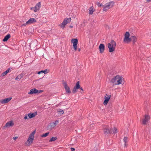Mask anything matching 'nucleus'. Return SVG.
Listing matches in <instances>:
<instances>
[{
    "label": "nucleus",
    "mask_w": 151,
    "mask_h": 151,
    "mask_svg": "<svg viewBox=\"0 0 151 151\" xmlns=\"http://www.w3.org/2000/svg\"><path fill=\"white\" fill-rule=\"evenodd\" d=\"M124 79L122 76L117 75L112 78L110 82L114 85L123 84L124 83Z\"/></svg>",
    "instance_id": "1"
},
{
    "label": "nucleus",
    "mask_w": 151,
    "mask_h": 151,
    "mask_svg": "<svg viewBox=\"0 0 151 151\" xmlns=\"http://www.w3.org/2000/svg\"><path fill=\"white\" fill-rule=\"evenodd\" d=\"M35 132V131H34L29 134L27 140L25 143L26 146H28L32 145L34 139V135Z\"/></svg>",
    "instance_id": "2"
},
{
    "label": "nucleus",
    "mask_w": 151,
    "mask_h": 151,
    "mask_svg": "<svg viewBox=\"0 0 151 151\" xmlns=\"http://www.w3.org/2000/svg\"><path fill=\"white\" fill-rule=\"evenodd\" d=\"M107 46L109 49V52H113L114 51L116 46V42L114 40H111L110 42L108 44Z\"/></svg>",
    "instance_id": "3"
},
{
    "label": "nucleus",
    "mask_w": 151,
    "mask_h": 151,
    "mask_svg": "<svg viewBox=\"0 0 151 151\" xmlns=\"http://www.w3.org/2000/svg\"><path fill=\"white\" fill-rule=\"evenodd\" d=\"M114 2L113 1H110L106 3L105 5L104 6L103 11L106 12L109 9L112 8L114 6Z\"/></svg>",
    "instance_id": "4"
},
{
    "label": "nucleus",
    "mask_w": 151,
    "mask_h": 151,
    "mask_svg": "<svg viewBox=\"0 0 151 151\" xmlns=\"http://www.w3.org/2000/svg\"><path fill=\"white\" fill-rule=\"evenodd\" d=\"M130 37V34L128 32H126L124 35V42L126 43H128L131 41V37Z\"/></svg>",
    "instance_id": "5"
},
{
    "label": "nucleus",
    "mask_w": 151,
    "mask_h": 151,
    "mask_svg": "<svg viewBox=\"0 0 151 151\" xmlns=\"http://www.w3.org/2000/svg\"><path fill=\"white\" fill-rule=\"evenodd\" d=\"M103 130L104 134H111L112 133V129L107 126H104L103 127Z\"/></svg>",
    "instance_id": "6"
},
{
    "label": "nucleus",
    "mask_w": 151,
    "mask_h": 151,
    "mask_svg": "<svg viewBox=\"0 0 151 151\" xmlns=\"http://www.w3.org/2000/svg\"><path fill=\"white\" fill-rule=\"evenodd\" d=\"M79 88H80L82 91H83V88L81 87V86L80 85L79 81H78L77 82L76 86H75L72 90V92L73 93H76L77 91V89Z\"/></svg>",
    "instance_id": "7"
},
{
    "label": "nucleus",
    "mask_w": 151,
    "mask_h": 151,
    "mask_svg": "<svg viewBox=\"0 0 151 151\" xmlns=\"http://www.w3.org/2000/svg\"><path fill=\"white\" fill-rule=\"evenodd\" d=\"M43 91L42 90H38L34 88L30 90L29 91L28 93V94L32 95L33 94H35L37 93H40Z\"/></svg>",
    "instance_id": "8"
},
{
    "label": "nucleus",
    "mask_w": 151,
    "mask_h": 151,
    "mask_svg": "<svg viewBox=\"0 0 151 151\" xmlns=\"http://www.w3.org/2000/svg\"><path fill=\"white\" fill-rule=\"evenodd\" d=\"M71 42L73 43V46L75 51L77 49V45L78 43V40L77 39H73L71 40Z\"/></svg>",
    "instance_id": "9"
},
{
    "label": "nucleus",
    "mask_w": 151,
    "mask_h": 151,
    "mask_svg": "<svg viewBox=\"0 0 151 151\" xmlns=\"http://www.w3.org/2000/svg\"><path fill=\"white\" fill-rule=\"evenodd\" d=\"M111 96L110 95L106 94L104 97L105 100L104 101L103 104L104 105H106L108 104L109 100Z\"/></svg>",
    "instance_id": "10"
},
{
    "label": "nucleus",
    "mask_w": 151,
    "mask_h": 151,
    "mask_svg": "<svg viewBox=\"0 0 151 151\" xmlns=\"http://www.w3.org/2000/svg\"><path fill=\"white\" fill-rule=\"evenodd\" d=\"M12 99V97H9L0 100V103L2 104H6L9 102Z\"/></svg>",
    "instance_id": "11"
},
{
    "label": "nucleus",
    "mask_w": 151,
    "mask_h": 151,
    "mask_svg": "<svg viewBox=\"0 0 151 151\" xmlns=\"http://www.w3.org/2000/svg\"><path fill=\"white\" fill-rule=\"evenodd\" d=\"M150 119V116L148 115H145V116L144 119L142 121V124L145 125L146 124Z\"/></svg>",
    "instance_id": "12"
},
{
    "label": "nucleus",
    "mask_w": 151,
    "mask_h": 151,
    "mask_svg": "<svg viewBox=\"0 0 151 151\" xmlns=\"http://www.w3.org/2000/svg\"><path fill=\"white\" fill-rule=\"evenodd\" d=\"M99 49L101 53H103L105 50V46L103 44H101L99 46Z\"/></svg>",
    "instance_id": "13"
},
{
    "label": "nucleus",
    "mask_w": 151,
    "mask_h": 151,
    "mask_svg": "<svg viewBox=\"0 0 151 151\" xmlns=\"http://www.w3.org/2000/svg\"><path fill=\"white\" fill-rule=\"evenodd\" d=\"M64 86L66 93L67 94L69 93H70V88L69 87H68L67 84L65 82L63 83Z\"/></svg>",
    "instance_id": "14"
},
{
    "label": "nucleus",
    "mask_w": 151,
    "mask_h": 151,
    "mask_svg": "<svg viewBox=\"0 0 151 151\" xmlns=\"http://www.w3.org/2000/svg\"><path fill=\"white\" fill-rule=\"evenodd\" d=\"M37 22L36 19L34 18H31L27 22V24H31L33 23Z\"/></svg>",
    "instance_id": "15"
},
{
    "label": "nucleus",
    "mask_w": 151,
    "mask_h": 151,
    "mask_svg": "<svg viewBox=\"0 0 151 151\" xmlns=\"http://www.w3.org/2000/svg\"><path fill=\"white\" fill-rule=\"evenodd\" d=\"M41 4L40 2L38 3L35 6L34 10V12H36L38 11L39 10V9L41 6Z\"/></svg>",
    "instance_id": "16"
},
{
    "label": "nucleus",
    "mask_w": 151,
    "mask_h": 151,
    "mask_svg": "<svg viewBox=\"0 0 151 151\" xmlns=\"http://www.w3.org/2000/svg\"><path fill=\"white\" fill-rule=\"evenodd\" d=\"M14 125V123L12 121H11L8 122L5 124V127H12Z\"/></svg>",
    "instance_id": "17"
},
{
    "label": "nucleus",
    "mask_w": 151,
    "mask_h": 151,
    "mask_svg": "<svg viewBox=\"0 0 151 151\" xmlns=\"http://www.w3.org/2000/svg\"><path fill=\"white\" fill-rule=\"evenodd\" d=\"M95 9L93 8V6H91L88 9V13L89 14L92 15L93 14V12L95 11Z\"/></svg>",
    "instance_id": "18"
},
{
    "label": "nucleus",
    "mask_w": 151,
    "mask_h": 151,
    "mask_svg": "<svg viewBox=\"0 0 151 151\" xmlns=\"http://www.w3.org/2000/svg\"><path fill=\"white\" fill-rule=\"evenodd\" d=\"M36 113H31L27 114V115L29 118L31 119L32 118L34 117L36 115Z\"/></svg>",
    "instance_id": "19"
},
{
    "label": "nucleus",
    "mask_w": 151,
    "mask_h": 151,
    "mask_svg": "<svg viewBox=\"0 0 151 151\" xmlns=\"http://www.w3.org/2000/svg\"><path fill=\"white\" fill-rule=\"evenodd\" d=\"M58 123V121H56L54 122H52L50 124V127L52 128H54L56 125Z\"/></svg>",
    "instance_id": "20"
},
{
    "label": "nucleus",
    "mask_w": 151,
    "mask_h": 151,
    "mask_svg": "<svg viewBox=\"0 0 151 151\" xmlns=\"http://www.w3.org/2000/svg\"><path fill=\"white\" fill-rule=\"evenodd\" d=\"M66 24V23L65 22V21L63 20V22L61 24H59V26H60L61 28L63 29L64 28Z\"/></svg>",
    "instance_id": "21"
},
{
    "label": "nucleus",
    "mask_w": 151,
    "mask_h": 151,
    "mask_svg": "<svg viewBox=\"0 0 151 151\" xmlns=\"http://www.w3.org/2000/svg\"><path fill=\"white\" fill-rule=\"evenodd\" d=\"M10 34H8L5 37L3 40V41L4 42L7 41L8 39L10 38Z\"/></svg>",
    "instance_id": "22"
},
{
    "label": "nucleus",
    "mask_w": 151,
    "mask_h": 151,
    "mask_svg": "<svg viewBox=\"0 0 151 151\" xmlns=\"http://www.w3.org/2000/svg\"><path fill=\"white\" fill-rule=\"evenodd\" d=\"M131 41L134 43H135L137 41L136 37L135 36H131Z\"/></svg>",
    "instance_id": "23"
},
{
    "label": "nucleus",
    "mask_w": 151,
    "mask_h": 151,
    "mask_svg": "<svg viewBox=\"0 0 151 151\" xmlns=\"http://www.w3.org/2000/svg\"><path fill=\"white\" fill-rule=\"evenodd\" d=\"M71 19L70 18H66L64 19V21H65V22L66 23V24L69 23L71 21Z\"/></svg>",
    "instance_id": "24"
},
{
    "label": "nucleus",
    "mask_w": 151,
    "mask_h": 151,
    "mask_svg": "<svg viewBox=\"0 0 151 151\" xmlns=\"http://www.w3.org/2000/svg\"><path fill=\"white\" fill-rule=\"evenodd\" d=\"M23 76V74L18 75L15 78L16 80H20Z\"/></svg>",
    "instance_id": "25"
},
{
    "label": "nucleus",
    "mask_w": 151,
    "mask_h": 151,
    "mask_svg": "<svg viewBox=\"0 0 151 151\" xmlns=\"http://www.w3.org/2000/svg\"><path fill=\"white\" fill-rule=\"evenodd\" d=\"M47 69H45L44 70H41V71L39 72L38 73V74H40L41 73H44L45 74H46L48 73V72H47Z\"/></svg>",
    "instance_id": "26"
},
{
    "label": "nucleus",
    "mask_w": 151,
    "mask_h": 151,
    "mask_svg": "<svg viewBox=\"0 0 151 151\" xmlns=\"http://www.w3.org/2000/svg\"><path fill=\"white\" fill-rule=\"evenodd\" d=\"M10 70V68L8 69L7 70H6V71H5L2 73V76H5L6 75L7 73H8L9 72Z\"/></svg>",
    "instance_id": "27"
},
{
    "label": "nucleus",
    "mask_w": 151,
    "mask_h": 151,
    "mask_svg": "<svg viewBox=\"0 0 151 151\" xmlns=\"http://www.w3.org/2000/svg\"><path fill=\"white\" fill-rule=\"evenodd\" d=\"M112 133L115 134L118 131L116 128L114 127L113 129H112Z\"/></svg>",
    "instance_id": "28"
},
{
    "label": "nucleus",
    "mask_w": 151,
    "mask_h": 151,
    "mask_svg": "<svg viewBox=\"0 0 151 151\" xmlns=\"http://www.w3.org/2000/svg\"><path fill=\"white\" fill-rule=\"evenodd\" d=\"M57 139V138L56 137H52L49 140V142H52L55 141Z\"/></svg>",
    "instance_id": "29"
},
{
    "label": "nucleus",
    "mask_w": 151,
    "mask_h": 151,
    "mask_svg": "<svg viewBox=\"0 0 151 151\" xmlns=\"http://www.w3.org/2000/svg\"><path fill=\"white\" fill-rule=\"evenodd\" d=\"M49 132H47L45 134H43L41 136V137H46L48 136L49 134Z\"/></svg>",
    "instance_id": "30"
},
{
    "label": "nucleus",
    "mask_w": 151,
    "mask_h": 151,
    "mask_svg": "<svg viewBox=\"0 0 151 151\" xmlns=\"http://www.w3.org/2000/svg\"><path fill=\"white\" fill-rule=\"evenodd\" d=\"M128 138L127 137H125L124 139L123 140L124 143H127L128 142Z\"/></svg>",
    "instance_id": "31"
},
{
    "label": "nucleus",
    "mask_w": 151,
    "mask_h": 151,
    "mask_svg": "<svg viewBox=\"0 0 151 151\" xmlns=\"http://www.w3.org/2000/svg\"><path fill=\"white\" fill-rule=\"evenodd\" d=\"M96 4L99 7H100V6H103L104 7V6L102 4H100V3L99 2H97L96 3Z\"/></svg>",
    "instance_id": "32"
},
{
    "label": "nucleus",
    "mask_w": 151,
    "mask_h": 151,
    "mask_svg": "<svg viewBox=\"0 0 151 151\" xmlns=\"http://www.w3.org/2000/svg\"><path fill=\"white\" fill-rule=\"evenodd\" d=\"M58 112L60 113V114H63L64 113L62 109H59L58 111Z\"/></svg>",
    "instance_id": "33"
},
{
    "label": "nucleus",
    "mask_w": 151,
    "mask_h": 151,
    "mask_svg": "<svg viewBox=\"0 0 151 151\" xmlns=\"http://www.w3.org/2000/svg\"><path fill=\"white\" fill-rule=\"evenodd\" d=\"M28 116L27 115V114H26L24 117V119L25 120H26L27 119H28Z\"/></svg>",
    "instance_id": "34"
},
{
    "label": "nucleus",
    "mask_w": 151,
    "mask_h": 151,
    "mask_svg": "<svg viewBox=\"0 0 151 151\" xmlns=\"http://www.w3.org/2000/svg\"><path fill=\"white\" fill-rule=\"evenodd\" d=\"M29 24H27V22L23 24L22 25V26H25Z\"/></svg>",
    "instance_id": "35"
},
{
    "label": "nucleus",
    "mask_w": 151,
    "mask_h": 151,
    "mask_svg": "<svg viewBox=\"0 0 151 151\" xmlns=\"http://www.w3.org/2000/svg\"><path fill=\"white\" fill-rule=\"evenodd\" d=\"M70 150L71 151H74L75 150V149L74 148L71 147L70 148Z\"/></svg>",
    "instance_id": "36"
},
{
    "label": "nucleus",
    "mask_w": 151,
    "mask_h": 151,
    "mask_svg": "<svg viewBox=\"0 0 151 151\" xmlns=\"http://www.w3.org/2000/svg\"><path fill=\"white\" fill-rule=\"evenodd\" d=\"M18 137H13V139L15 140L17 138H18Z\"/></svg>",
    "instance_id": "37"
},
{
    "label": "nucleus",
    "mask_w": 151,
    "mask_h": 151,
    "mask_svg": "<svg viewBox=\"0 0 151 151\" xmlns=\"http://www.w3.org/2000/svg\"><path fill=\"white\" fill-rule=\"evenodd\" d=\"M147 2H150L151 1V0H145Z\"/></svg>",
    "instance_id": "38"
},
{
    "label": "nucleus",
    "mask_w": 151,
    "mask_h": 151,
    "mask_svg": "<svg viewBox=\"0 0 151 151\" xmlns=\"http://www.w3.org/2000/svg\"><path fill=\"white\" fill-rule=\"evenodd\" d=\"M127 143H124V147H127Z\"/></svg>",
    "instance_id": "39"
},
{
    "label": "nucleus",
    "mask_w": 151,
    "mask_h": 151,
    "mask_svg": "<svg viewBox=\"0 0 151 151\" xmlns=\"http://www.w3.org/2000/svg\"><path fill=\"white\" fill-rule=\"evenodd\" d=\"M30 9H31V10H32V9H35V8H34V7H31V8H30Z\"/></svg>",
    "instance_id": "40"
},
{
    "label": "nucleus",
    "mask_w": 151,
    "mask_h": 151,
    "mask_svg": "<svg viewBox=\"0 0 151 151\" xmlns=\"http://www.w3.org/2000/svg\"><path fill=\"white\" fill-rule=\"evenodd\" d=\"M78 51H79H79H80V50H80V48H78Z\"/></svg>",
    "instance_id": "41"
},
{
    "label": "nucleus",
    "mask_w": 151,
    "mask_h": 151,
    "mask_svg": "<svg viewBox=\"0 0 151 151\" xmlns=\"http://www.w3.org/2000/svg\"><path fill=\"white\" fill-rule=\"evenodd\" d=\"M69 27H70L71 28H72L73 27V26H70Z\"/></svg>",
    "instance_id": "42"
}]
</instances>
